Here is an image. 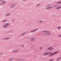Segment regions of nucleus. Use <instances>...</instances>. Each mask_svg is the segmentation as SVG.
Segmentation results:
<instances>
[{"label":"nucleus","instance_id":"obj_6","mask_svg":"<svg viewBox=\"0 0 61 61\" xmlns=\"http://www.w3.org/2000/svg\"><path fill=\"white\" fill-rule=\"evenodd\" d=\"M16 5H17L16 3H14L12 4L11 5L10 7V8H14V7H15L16 6Z\"/></svg>","mask_w":61,"mask_h":61},{"label":"nucleus","instance_id":"obj_28","mask_svg":"<svg viewBox=\"0 0 61 61\" xmlns=\"http://www.w3.org/2000/svg\"><path fill=\"white\" fill-rule=\"evenodd\" d=\"M59 36V37H61V35H60Z\"/></svg>","mask_w":61,"mask_h":61},{"label":"nucleus","instance_id":"obj_7","mask_svg":"<svg viewBox=\"0 0 61 61\" xmlns=\"http://www.w3.org/2000/svg\"><path fill=\"white\" fill-rule=\"evenodd\" d=\"M48 50H54V48L52 47H51L47 48Z\"/></svg>","mask_w":61,"mask_h":61},{"label":"nucleus","instance_id":"obj_12","mask_svg":"<svg viewBox=\"0 0 61 61\" xmlns=\"http://www.w3.org/2000/svg\"><path fill=\"white\" fill-rule=\"evenodd\" d=\"M61 7H60V6H59L58 7H56V9H57V10H59L60 9H61Z\"/></svg>","mask_w":61,"mask_h":61},{"label":"nucleus","instance_id":"obj_23","mask_svg":"<svg viewBox=\"0 0 61 61\" xmlns=\"http://www.w3.org/2000/svg\"><path fill=\"white\" fill-rule=\"evenodd\" d=\"M3 54V52H1L0 53V55H1Z\"/></svg>","mask_w":61,"mask_h":61},{"label":"nucleus","instance_id":"obj_18","mask_svg":"<svg viewBox=\"0 0 61 61\" xmlns=\"http://www.w3.org/2000/svg\"><path fill=\"white\" fill-rule=\"evenodd\" d=\"M39 22L40 23H43V21L42 20H41L39 21Z\"/></svg>","mask_w":61,"mask_h":61},{"label":"nucleus","instance_id":"obj_21","mask_svg":"<svg viewBox=\"0 0 61 61\" xmlns=\"http://www.w3.org/2000/svg\"><path fill=\"white\" fill-rule=\"evenodd\" d=\"M40 5V3H39L37 4V6H39V5Z\"/></svg>","mask_w":61,"mask_h":61},{"label":"nucleus","instance_id":"obj_22","mask_svg":"<svg viewBox=\"0 0 61 61\" xmlns=\"http://www.w3.org/2000/svg\"><path fill=\"white\" fill-rule=\"evenodd\" d=\"M40 48L41 50H42V49H43V47L40 46Z\"/></svg>","mask_w":61,"mask_h":61},{"label":"nucleus","instance_id":"obj_10","mask_svg":"<svg viewBox=\"0 0 61 61\" xmlns=\"http://www.w3.org/2000/svg\"><path fill=\"white\" fill-rule=\"evenodd\" d=\"M26 34H27V32L26 31L25 32L22 33L21 36H24Z\"/></svg>","mask_w":61,"mask_h":61},{"label":"nucleus","instance_id":"obj_24","mask_svg":"<svg viewBox=\"0 0 61 61\" xmlns=\"http://www.w3.org/2000/svg\"><path fill=\"white\" fill-rule=\"evenodd\" d=\"M53 60H54V59H51L49 61H53Z\"/></svg>","mask_w":61,"mask_h":61},{"label":"nucleus","instance_id":"obj_17","mask_svg":"<svg viewBox=\"0 0 61 61\" xmlns=\"http://www.w3.org/2000/svg\"><path fill=\"white\" fill-rule=\"evenodd\" d=\"M36 38H33L31 39V41H33V40H35V39Z\"/></svg>","mask_w":61,"mask_h":61},{"label":"nucleus","instance_id":"obj_15","mask_svg":"<svg viewBox=\"0 0 61 61\" xmlns=\"http://www.w3.org/2000/svg\"><path fill=\"white\" fill-rule=\"evenodd\" d=\"M57 28L58 30H60V29L61 28V26H59Z\"/></svg>","mask_w":61,"mask_h":61},{"label":"nucleus","instance_id":"obj_25","mask_svg":"<svg viewBox=\"0 0 61 61\" xmlns=\"http://www.w3.org/2000/svg\"><path fill=\"white\" fill-rule=\"evenodd\" d=\"M23 60L22 59H19L18 60L19 61H21V60Z\"/></svg>","mask_w":61,"mask_h":61},{"label":"nucleus","instance_id":"obj_9","mask_svg":"<svg viewBox=\"0 0 61 61\" xmlns=\"http://www.w3.org/2000/svg\"><path fill=\"white\" fill-rule=\"evenodd\" d=\"M38 29H34V30H31L30 31L31 33H34V32H35L37 30H38Z\"/></svg>","mask_w":61,"mask_h":61},{"label":"nucleus","instance_id":"obj_30","mask_svg":"<svg viewBox=\"0 0 61 61\" xmlns=\"http://www.w3.org/2000/svg\"><path fill=\"white\" fill-rule=\"evenodd\" d=\"M23 1H27V0H23Z\"/></svg>","mask_w":61,"mask_h":61},{"label":"nucleus","instance_id":"obj_11","mask_svg":"<svg viewBox=\"0 0 61 61\" xmlns=\"http://www.w3.org/2000/svg\"><path fill=\"white\" fill-rule=\"evenodd\" d=\"M9 15H10V13H8L6 14L5 15V16H9Z\"/></svg>","mask_w":61,"mask_h":61},{"label":"nucleus","instance_id":"obj_26","mask_svg":"<svg viewBox=\"0 0 61 61\" xmlns=\"http://www.w3.org/2000/svg\"><path fill=\"white\" fill-rule=\"evenodd\" d=\"M21 46L22 47H24V45H21Z\"/></svg>","mask_w":61,"mask_h":61},{"label":"nucleus","instance_id":"obj_4","mask_svg":"<svg viewBox=\"0 0 61 61\" xmlns=\"http://www.w3.org/2000/svg\"><path fill=\"white\" fill-rule=\"evenodd\" d=\"M6 3V1L4 0H0V5H3Z\"/></svg>","mask_w":61,"mask_h":61},{"label":"nucleus","instance_id":"obj_27","mask_svg":"<svg viewBox=\"0 0 61 61\" xmlns=\"http://www.w3.org/2000/svg\"><path fill=\"white\" fill-rule=\"evenodd\" d=\"M56 6H57V5H54V6H55V7H56Z\"/></svg>","mask_w":61,"mask_h":61},{"label":"nucleus","instance_id":"obj_2","mask_svg":"<svg viewBox=\"0 0 61 61\" xmlns=\"http://www.w3.org/2000/svg\"><path fill=\"white\" fill-rule=\"evenodd\" d=\"M53 8V6L51 4L48 5L46 8V10H48L50 9H52Z\"/></svg>","mask_w":61,"mask_h":61},{"label":"nucleus","instance_id":"obj_31","mask_svg":"<svg viewBox=\"0 0 61 61\" xmlns=\"http://www.w3.org/2000/svg\"><path fill=\"white\" fill-rule=\"evenodd\" d=\"M60 7H61V6H60Z\"/></svg>","mask_w":61,"mask_h":61},{"label":"nucleus","instance_id":"obj_19","mask_svg":"<svg viewBox=\"0 0 61 61\" xmlns=\"http://www.w3.org/2000/svg\"><path fill=\"white\" fill-rule=\"evenodd\" d=\"M7 20H3V22H7Z\"/></svg>","mask_w":61,"mask_h":61},{"label":"nucleus","instance_id":"obj_8","mask_svg":"<svg viewBox=\"0 0 61 61\" xmlns=\"http://www.w3.org/2000/svg\"><path fill=\"white\" fill-rule=\"evenodd\" d=\"M19 51V50L17 49L15 50H14L12 51V52L13 53H17Z\"/></svg>","mask_w":61,"mask_h":61},{"label":"nucleus","instance_id":"obj_13","mask_svg":"<svg viewBox=\"0 0 61 61\" xmlns=\"http://www.w3.org/2000/svg\"><path fill=\"white\" fill-rule=\"evenodd\" d=\"M10 39V37H8L6 38H4L3 39V40H8Z\"/></svg>","mask_w":61,"mask_h":61},{"label":"nucleus","instance_id":"obj_20","mask_svg":"<svg viewBox=\"0 0 61 61\" xmlns=\"http://www.w3.org/2000/svg\"><path fill=\"white\" fill-rule=\"evenodd\" d=\"M15 19H13V20L12 21V22H13H13H15Z\"/></svg>","mask_w":61,"mask_h":61},{"label":"nucleus","instance_id":"obj_1","mask_svg":"<svg viewBox=\"0 0 61 61\" xmlns=\"http://www.w3.org/2000/svg\"><path fill=\"white\" fill-rule=\"evenodd\" d=\"M59 53V51H57L56 52H54L52 54H51V53H52L51 52H46L44 53L43 55L45 56H46L48 55H49V54H50V56H54V55H55V54H57V53Z\"/></svg>","mask_w":61,"mask_h":61},{"label":"nucleus","instance_id":"obj_29","mask_svg":"<svg viewBox=\"0 0 61 61\" xmlns=\"http://www.w3.org/2000/svg\"><path fill=\"white\" fill-rule=\"evenodd\" d=\"M13 59H10V60H12Z\"/></svg>","mask_w":61,"mask_h":61},{"label":"nucleus","instance_id":"obj_3","mask_svg":"<svg viewBox=\"0 0 61 61\" xmlns=\"http://www.w3.org/2000/svg\"><path fill=\"white\" fill-rule=\"evenodd\" d=\"M43 33H45V35L46 36H48V35H51L50 31H43Z\"/></svg>","mask_w":61,"mask_h":61},{"label":"nucleus","instance_id":"obj_5","mask_svg":"<svg viewBox=\"0 0 61 61\" xmlns=\"http://www.w3.org/2000/svg\"><path fill=\"white\" fill-rule=\"evenodd\" d=\"M10 25V23H6L4 25V27L5 28H6L8 26Z\"/></svg>","mask_w":61,"mask_h":61},{"label":"nucleus","instance_id":"obj_16","mask_svg":"<svg viewBox=\"0 0 61 61\" xmlns=\"http://www.w3.org/2000/svg\"><path fill=\"white\" fill-rule=\"evenodd\" d=\"M61 4V1H58L57 2V4Z\"/></svg>","mask_w":61,"mask_h":61},{"label":"nucleus","instance_id":"obj_14","mask_svg":"<svg viewBox=\"0 0 61 61\" xmlns=\"http://www.w3.org/2000/svg\"><path fill=\"white\" fill-rule=\"evenodd\" d=\"M61 58V57H59V58H58L57 59V61H59L60 59Z\"/></svg>","mask_w":61,"mask_h":61}]
</instances>
